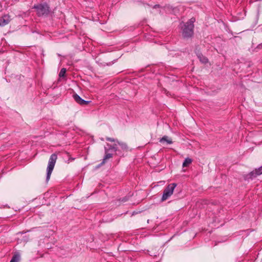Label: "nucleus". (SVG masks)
<instances>
[{
  "label": "nucleus",
  "instance_id": "obj_3",
  "mask_svg": "<svg viewBox=\"0 0 262 262\" xmlns=\"http://www.w3.org/2000/svg\"><path fill=\"white\" fill-rule=\"evenodd\" d=\"M57 159V156L55 154H52L50 157L47 168L46 181L47 182L49 180L50 178L51 173L55 166Z\"/></svg>",
  "mask_w": 262,
  "mask_h": 262
},
{
  "label": "nucleus",
  "instance_id": "obj_7",
  "mask_svg": "<svg viewBox=\"0 0 262 262\" xmlns=\"http://www.w3.org/2000/svg\"><path fill=\"white\" fill-rule=\"evenodd\" d=\"M262 174V166L258 168L255 169L254 170L251 171L249 174V178L253 179L256 178L257 176Z\"/></svg>",
  "mask_w": 262,
  "mask_h": 262
},
{
  "label": "nucleus",
  "instance_id": "obj_16",
  "mask_svg": "<svg viewBox=\"0 0 262 262\" xmlns=\"http://www.w3.org/2000/svg\"><path fill=\"white\" fill-rule=\"evenodd\" d=\"M106 140L108 141L114 142H117V141H118L117 139H115L114 138H110V137H106Z\"/></svg>",
  "mask_w": 262,
  "mask_h": 262
},
{
  "label": "nucleus",
  "instance_id": "obj_12",
  "mask_svg": "<svg viewBox=\"0 0 262 262\" xmlns=\"http://www.w3.org/2000/svg\"><path fill=\"white\" fill-rule=\"evenodd\" d=\"M117 143H118V146H119L120 147L121 149H122L123 150L127 149V146L125 143L119 142V141H117Z\"/></svg>",
  "mask_w": 262,
  "mask_h": 262
},
{
  "label": "nucleus",
  "instance_id": "obj_10",
  "mask_svg": "<svg viewBox=\"0 0 262 262\" xmlns=\"http://www.w3.org/2000/svg\"><path fill=\"white\" fill-rule=\"evenodd\" d=\"M159 142L160 143H164L166 142L168 144H171L173 143L172 140L167 136H164L162 138L159 139Z\"/></svg>",
  "mask_w": 262,
  "mask_h": 262
},
{
  "label": "nucleus",
  "instance_id": "obj_15",
  "mask_svg": "<svg viewBox=\"0 0 262 262\" xmlns=\"http://www.w3.org/2000/svg\"><path fill=\"white\" fill-rule=\"evenodd\" d=\"M118 143L117 142H115V143L114 145H113V146H112V150L116 151V152L119 151V149L118 148Z\"/></svg>",
  "mask_w": 262,
  "mask_h": 262
},
{
  "label": "nucleus",
  "instance_id": "obj_9",
  "mask_svg": "<svg viewBox=\"0 0 262 262\" xmlns=\"http://www.w3.org/2000/svg\"><path fill=\"white\" fill-rule=\"evenodd\" d=\"M196 54L200 61L203 63H206L208 62L207 58L204 56L199 51L196 52Z\"/></svg>",
  "mask_w": 262,
  "mask_h": 262
},
{
  "label": "nucleus",
  "instance_id": "obj_8",
  "mask_svg": "<svg viewBox=\"0 0 262 262\" xmlns=\"http://www.w3.org/2000/svg\"><path fill=\"white\" fill-rule=\"evenodd\" d=\"M104 151H105V156L103 159V161L101 164H104L106 162V161L113 157V154L111 153H109L108 149L107 147H104Z\"/></svg>",
  "mask_w": 262,
  "mask_h": 262
},
{
  "label": "nucleus",
  "instance_id": "obj_11",
  "mask_svg": "<svg viewBox=\"0 0 262 262\" xmlns=\"http://www.w3.org/2000/svg\"><path fill=\"white\" fill-rule=\"evenodd\" d=\"M192 159L189 158H187L185 159L184 162L183 163V167H187L192 163Z\"/></svg>",
  "mask_w": 262,
  "mask_h": 262
},
{
  "label": "nucleus",
  "instance_id": "obj_19",
  "mask_svg": "<svg viewBox=\"0 0 262 262\" xmlns=\"http://www.w3.org/2000/svg\"><path fill=\"white\" fill-rule=\"evenodd\" d=\"M159 7H160V5H155L154 6V8H159Z\"/></svg>",
  "mask_w": 262,
  "mask_h": 262
},
{
  "label": "nucleus",
  "instance_id": "obj_2",
  "mask_svg": "<svg viewBox=\"0 0 262 262\" xmlns=\"http://www.w3.org/2000/svg\"><path fill=\"white\" fill-rule=\"evenodd\" d=\"M36 11V14L39 16H47L51 12V9L47 3L35 5L33 7Z\"/></svg>",
  "mask_w": 262,
  "mask_h": 262
},
{
  "label": "nucleus",
  "instance_id": "obj_6",
  "mask_svg": "<svg viewBox=\"0 0 262 262\" xmlns=\"http://www.w3.org/2000/svg\"><path fill=\"white\" fill-rule=\"evenodd\" d=\"M11 20L10 16L8 14H5L0 17V26L3 27L8 24Z\"/></svg>",
  "mask_w": 262,
  "mask_h": 262
},
{
  "label": "nucleus",
  "instance_id": "obj_4",
  "mask_svg": "<svg viewBox=\"0 0 262 262\" xmlns=\"http://www.w3.org/2000/svg\"><path fill=\"white\" fill-rule=\"evenodd\" d=\"M177 186V184L171 183L167 185L163 191V195L161 199L162 202L168 199L173 193L174 189Z\"/></svg>",
  "mask_w": 262,
  "mask_h": 262
},
{
  "label": "nucleus",
  "instance_id": "obj_14",
  "mask_svg": "<svg viewBox=\"0 0 262 262\" xmlns=\"http://www.w3.org/2000/svg\"><path fill=\"white\" fill-rule=\"evenodd\" d=\"M66 69L65 68H62L59 73V76L60 77H63L64 76V75L66 74Z\"/></svg>",
  "mask_w": 262,
  "mask_h": 262
},
{
  "label": "nucleus",
  "instance_id": "obj_18",
  "mask_svg": "<svg viewBox=\"0 0 262 262\" xmlns=\"http://www.w3.org/2000/svg\"><path fill=\"white\" fill-rule=\"evenodd\" d=\"M107 145V149H108V151L110 150H112V146L113 145H111V144H108V143H107L106 144Z\"/></svg>",
  "mask_w": 262,
  "mask_h": 262
},
{
  "label": "nucleus",
  "instance_id": "obj_1",
  "mask_svg": "<svg viewBox=\"0 0 262 262\" xmlns=\"http://www.w3.org/2000/svg\"><path fill=\"white\" fill-rule=\"evenodd\" d=\"M194 21L195 18H191L182 26V35L183 38H189L193 35V23Z\"/></svg>",
  "mask_w": 262,
  "mask_h": 262
},
{
  "label": "nucleus",
  "instance_id": "obj_13",
  "mask_svg": "<svg viewBox=\"0 0 262 262\" xmlns=\"http://www.w3.org/2000/svg\"><path fill=\"white\" fill-rule=\"evenodd\" d=\"M19 258L20 256L19 255L15 254L14 256H13L10 262H18Z\"/></svg>",
  "mask_w": 262,
  "mask_h": 262
},
{
  "label": "nucleus",
  "instance_id": "obj_5",
  "mask_svg": "<svg viewBox=\"0 0 262 262\" xmlns=\"http://www.w3.org/2000/svg\"><path fill=\"white\" fill-rule=\"evenodd\" d=\"M74 100L81 105H86L91 102V101H86L82 99L78 94H74L73 95Z\"/></svg>",
  "mask_w": 262,
  "mask_h": 262
},
{
  "label": "nucleus",
  "instance_id": "obj_17",
  "mask_svg": "<svg viewBox=\"0 0 262 262\" xmlns=\"http://www.w3.org/2000/svg\"><path fill=\"white\" fill-rule=\"evenodd\" d=\"M128 197L125 196V197L123 198L122 199H120V200L122 202H125L128 200Z\"/></svg>",
  "mask_w": 262,
  "mask_h": 262
}]
</instances>
